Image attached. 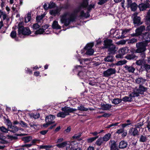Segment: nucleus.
Segmentation results:
<instances>
[{"instance_id": "obj_1", "label": "nucleus", "mask_w": 150, "mask_h": 150, "mask_svg": "<svg viewBox=\"0 0 150 150\" xmlns=\"http://www.w3.org/2000/svg\"><path fill=\"white\" fill-rule=\"evenodd\" d=\"M88 5V0H82V1L80 3L79 6L75 9L76 13L80 12V16L81 17L87 18L89 16V13H85L83 10L85 9Z\"/></svg>"}, {"instance_id": "obj_2", "label": "nucleus", "mask_w": 150, "mask_h": 150, "mask_svg": "<svg viewBox=\"0 0 150 150\" xmlns=\"http://www.w3.org/2000/svg\"><path fill=\"white\" fill-rule=\"evenodd\" d=\"M112 41L110 39H106L104 41V46L103 49L108 48V51L109 54H115L117 49L115 46L112 44Z\"/></svg>"}, {"instance_id": "obj_3", "label": "nucleus", "mask_w": 150, "mask_h": 150, "mask_svg": "<svg viewBox=\"0 0 150 150\" xmlns=\"http://www.w3.org/2000/svg\"><path fill=\"white\" fill-rule=\"evenodd\" d=\"M75 17L74 15L70 14L68 13H65L61 17V21L65 25H68L71 22L74 21Z\"/></svg>"}, {"instance_id": "obj_4", "label": "nucleus", "mask_w": 150, "mask_h": 150, "mask_svg": "<svg viewBox=\"0 0 150 150\" xmlns=\"http://www.w3.org/2000/svg\"><path fill=\"white\" fill-rule=\"evenodd\" d=\"M62 112L58 113L57 115L58 117L64 118L65 117L69 115V113L76 111V109L71 108L69 107L65 106L61 108Z\"/></svg>"}, {"instance_id": "obj_5", "label": "nucleus", "mask_w": 150, "mask_h": 150, "mask_svg": "<svg viewBox=\"0 0 150 150\" xmlns=\"http://www.w3.org/2000/svg\"><path fill=\"white\" fill-rule=\"evenodd\" d=\"M149 45L143 41L137 43L136 44L137 49L136 50V52L139 53L144 52L146 50V47Z\"/></svg>"}, {"instance_id": "obj_6", "label": "nucleus", "mask_w": 150, "mask_h": 150, "mask_svg": "<svg viewBox=\"0 0 150 150\" xmlns=\"http://www.w3.org/2000/svg\"><path fill=\"white\" fill-rule=\"evenodd\" d=\"M18 33L20 37H21V34L25 35H29L31 33V31L28 28H24L23 26L19 25Z\"/></svg>"}, {"instance_id": "obj_7", "label": "nucleus", "mask_w": 150, "mask_h": 150, "mask_svg": "<svg viewBox=\"0 0 150 150\" xmlns=\"http://www.w3.org/2000/svg\"><path fill=\"white\" fill-rule=\"evenodd\" d=\"M70 150H82V144L78 143L74 141L71 142Z\"/></svg>"}, {"instance_id": "obj_8", "label": "nucleus", "mask_w": 150, "mask_h": 150, "mask_svg": "<svg viewBox=\"0 0 150 150\" xmlns=\"http://www.w3.org/2000/svg\"><path fill=\"white\" fill-rule=\"evenodd\" d=\"M145 30V27L142 25L137 28L135 30V33L131 34L132 37L138 36L142 35V32Z\"/></svg>"}, {"instance_id": "obj_9", "label": "nucleus", "mask_w": 150, "mask_h": 150, "mask_svg": "<svg viewBox=\"0 0 150 150\" xmlns=\"http://www.w3.org/2000/svg\"><path fill=\"white\" fill-rule=\"evenodd\" d=\"M93 46V43H90L88 44L85 47L84 49L87 50L86 52V54L87 55H91L93 54L94 51L92 49Z\"/></svg>"}, {"instance_id": "obj_10", "label": "nucleus", "mask_w": 150, "mask_h": 150, "mask_svg": "<svg viewBox=\"0 0 150 150\" xmlns=\"http://www.w3.org/2000/svg\"><path fill=\"white\" fill-rule=\"evenodd\" d=\"M78 75L80 79H83L84 81H86L88 79V78L86 74V72L84 71L83 69L82 71L79 72Z\"/></svg>"}, {"instance_id": "obj_11", "label": "nucleus", "mask_w": 150, "mask_h": 150, "mask_svg": "<svg viewBox=\"0 0 150 150\" xmlns=\"http://www.w3.org/2000/svg\"><path fill=\"white\" fill-rule=\"evenodd\" d=\"M134 92L130 94V96L132 97H137L139 96V94H142L144 92L141 90L139 88L136 87L134 90Z\"/></svg>"}, {"instance_id": "obj_12", "label": "nucleus", "mask_w": 150, "mask_h": 150, "mask_svg": "<svg viewBox=\"0 0 150 150\" xmlns=\"http://www.w3.org/2000/svg\"><path fill=\"white\" fill-rule=\"evenodd\" d=\"M116 71V70L115 69L109 68L104 72L103 75L105 77H108L112 74H115Z\"/></svg>"}, {"instance_id": "obj_13", "label": "nucleus", "mask_w": 150, "mask_h": 150, "mask_svg": "<svg viewBox=\"0 0 150 150\" xmlns=\"http://www.w3.org/2000/svg\"><path fill=\"white\" fill-rule=\"evenodd\" d=\"M142 38L145 40L143 41L148 44H150V34L149 32H145L142 35Z\"/></svg>"}, {"instance_id": "obj_14", "label": "nucleus", "mask_w": 150, "mask_h": 150, "mask_svg": "<svg viewBox=\"0 0 150 150\" xmlns=\"http://www.w3.org/2000/svg\"><path fill=\"white\" fill-rule=\"evenodd\" d=\"M70 142H64L62 143L57 144L56 146L59 148H62L66 146V150L69 149L70 147Z\"/></svg>"}, {"instance_id": "obj_15", "label": "nucleus", "mask_w": 150, "mask_h": 150, "mask_svg": "<svg viewBox=\"0 0 150 150\" xmlns=\"http://www.w3.org/2000/svg\"><path fill=\"white\" fill-rule=\"evenodd\" d=\"M137 13H134L133 15V22L135 24L137 25H140L142 23V22L141 21V18L140 17L137 16L136 15Z\"/></svg>"}, {"instance_id": "obj_16", "label": "nucleus", "mask_w": 150, "mask_h": 150, "mask_svg": "<svg viewBox=\"0 0 150 150\" xmlns=\"http://www.w3.org/2000/svg\"><path fill=\"white\" fill-rule=\"evenodd\" d=\"M129 133L130 135L133 136H135L139 134L138 130L135 127L131 128L129 130Z\"/></svg>"}, {"instance_id": "obj_17", "label": "nucleus", "mask_w": 150, "mask_h": 150, "mask_svg": "<svg viewBox=\"0 0 150 150\" xmlns=\"http://www.w3.org/2000/svg\"><path fill=\"white\" fill-rule=\"evenodd\" d=\"M149 3H142L139 4L138 7L140 11H143L145 10L146 8H149Z\"/></svg>"}, {"instance_id": "obj_18", "label": "nucleus", "mask_w": 150, "mask_h": 150, "mask_svg": "<svg viewBox=\"0 0 150 150\" xmlns=\"http://www.w3.org/2000/svg\"><path fill=\"white\" fill-rule=\"evenodd\" d=\"M101 109L104 110H110L112 107L111 104H108L101 103Z\"/></svg>"}, {"instance_id": "obj_19", "label": "nucleus", "mask_w": 150, "mask_h": 150, "mask_svg": "<svg viewBox=\"0 0 150 150\" xmlns=\"http://www.w3.org/2000/svg\"><path fill=\"white\" fill-rule=\"evenodd\" d=\"M42 28L39 29L35 32V34H43L45 32V30L47 28V25H45L42 26Z\"/></svg>"}, {"instance_id": "obj_20", "label": "nucleus", "mask_w": 150, "mask_h": 150, "mask_svg": "<svg viewBox=\"0 0 150 150\" xmlns=\"http://www.w3.org/2000/svg\"><path fill=\"white\" fill-rule=\"evenodd\" d=\"M121 34V30H117L114 33L115 37L118 39L123 38V35Z\"/></svg>"}, {"instance_id": "obj_21", "label": "nucleus", "mask_w": 150, "mask_h": 150, "mask_svg": "<svg viewBox=\"0 0 150 150\" xmlns=\"http://www.w3.org/2000/svg\"><path fill=\"white\" fill-rule=\"evenodd\" d=\"M110 142L111 143L110 146L111 150H119L116 142L114 141H110Z\"/></svg>"}, {"instance_id": "obj_22", "label": "nucleus", "mask_w": 150, "mask_h": 150, "mask_svg": "<svg viewBox=\"0 0 150 150\" xmlns=\"http://www.w3.org/2000/svg\"><path fill=\"white\" fill-rule=\"evenodd\" d=\"M61 10V8L59 7H57L56 10H51L50 11V13L51 15L55 16L58 14Z\"/></svg>"}, {"instance_id": "obj_23", "label": "nucleus", "mask_w": 150, "mask_h": 150, "mask_svg": "<svg viewBox=\"0 0 150 150\" xmlns=\"http://www.w3.org/2000/svg\"><path fill=\"white\" fill-rule=\"evenodd\" d=\"M129 50L127 47H124L120 49L119 50V53L122 54V55L125 54L128 52Z\"/></svg>"}, {"instance_id": "obj_24", "label": "nucleus", "mask_w": 150, "mask_h": 150, "mask_svg": "<svg viewBox=\"0 0 150 150\" xmlns=\"http://www.w3.org/2000/svg\"><path fill=\"white\" fill-rule=\"evenodd\" d=\"M20 8L19 4H13L11 8L13 12L14 13H17Z\"/></svg>"}, {"instance_id": "obj_25", "label": "nucleus", "mask_w": 150, "mask_h": 150, "mask_svg": "<svg viewBox=\"0 0 150 150\" xmlns=\"http://www.w3.org/2000/svg\"><path fill=\"white\" fill-rule=\"evenodd\" d=\"M45 15L42 14L41 16H37L36 17V21L37 23L42 25L43 22V18L44 17Z\"/></svg>"}, {"instance_id": "obj_26", "label": "nucleus", "mask_w": 150, "mask_h": 150, "mask_svg": "<svg viewBox=\"0 0 150 150\" xmlns=\"http://www.w3.org/2000/svg\"><path fill=\"white\" fill-rule=\"evenodd\" d=\"M55 118V117L53 115H49L47 116V125L54 122L53 120Z\"/></svg>"}, {"instance_id": "obj_27", "label": "nucleus", "mask_w": 150, "mask_h": 150, "mask_svg": "<svg viewBox=\"0 0 150 150\" xmlns=\"http://www.w3.org/2000/svg\"><path fill=\"white\" fill-rule=\"evenodd\" d=\"M146 63V60L145 59H141L137 60L136 62V64L138 65L142 66Z\"/></svg>"}, {"instance_id": "obj_28", "label": "nucleus", "mask_w": 150, "mask_h": 150, "mask_svg": "<svg viewBox=\"0 0 150 150\" xmlns=\"http://www.w3.org/2000/svg\"><path fill=\"white\" fill-rule=\"evenodd\" d=\"M127 146V142L124 141H122L119 143V148L123 149L126 148Z\"/></svg>"}, {"instance_id": "obj_29", "label": "nucleus", "mask_w": 150, "mask_h": 150, "mask_svg": "<svg viewBox=\"0 0 150 150\" xmlns=\"http://www.w3.org/2000/svg\"><path fill=\"white\" fill-rule=\"evenodd\" d=\"M125 68L129 73H133L135 70V69L132 66H126Z\"/></svg>"}, {"instance_id": "obj_30", "label": "nucleus", "mask_w": 150, "mask_h": 150, "mask_svg": "<svg viewBox=\"0 0 150 150\" xmlns=\"http://www.w3.org/2000/svg\"><path fill=\"white\" fill-rule=\"evenodd\" d=\"M141 68L143 70L148 72L150 69V65L145 63L144 65L141 67Z\"/></svg>"}, {"instance_id": "obj_31", "label": "nucleus", "mask_w": 150, "mask_h": 150, "mask_svg": "<svg viewBox=\"0 0 150 150\" xmlns=\"http://www.w3.org/2000/svg\"><path fill=\"white\" fill-rule=\"evenodd\" d=\"M104 61L107 62H112L114 60V58L112 56H108L104 59Z\"/></svg>"}, {"instance_id": "obj_32", "label": "nucleus", "mask_w": 150, "mask_h": 150, "mask_svg": "<svg viewBox=\"0 0 150 150\" xmlns=\"http://www.w3.org/2000/svg\"><path fill=\"white\" fill-rule=\"evenodd\" d=\"M29 115L31 118H33L35 119H37L39 118L40 116V115L39 113H31L29 114Z\"/></svg>"}, {"instance_id": "obj_33", "label": "nucleus", "mask_w": 150, "mask_h": 150, "mask_svg": "<svg viewBox=\"0 0 150 150\" xmlns=\"http://www.w3.org/2000/svg\"><path fill=\"white\" fill-rule=\"evenodd\" d=\"M7 16V15L5 12L0 9V18L2 17L3 20H4L6 18Z\"/></svg>"}, {"instance_id": "obj_34", "label": "nucleus", "mask_w": 150, "mask_h": 150, "mask_svg": "<svg viewBox=\"0 0 150 150\" xmlns=\"http://www.w3.org/2000/svg\"><path fill=\"white\" fill-rule=\"evenodd\" d=\"M111 136V134L108 133L105 135L102 138L104 142H106L109 140Z\"/></svg>"}, {"instance_id": "obj_35", "label": "nucleus", "mask_w": 150, "mask_h": 150, "mask_svg": "<svg viewBox=\"0 0 150 150\" xmlns=\"http://www.w3.org/2000/svg\"><path fill=\"white\" fill-rule=\"evenodd\" d=\"M98 83L97 80L93 79L92 80H90L89 81V84L92 86H94L97 85V84Z\"/></svg>"}, {"instance_id": "obj_36", "label": "nucleus", "mask_w": 150, "mask_h": 150, "mask_svg": "<svg viewBox=\"0 0 150 150\" xmlns=\"http://www.w3.org/2000/svg\"><path fill=\"white\" fill-rule=\"evenodd\" d=\"M145 81V79L140 77L137 78L136 80V83L140 85L143 84Z\"/></svg>"}, {"instance_id": "obj_37", "label": "nucleus", "mask_w": 150, "mask_h": 150, "mask_svg": "<svg viewBox=\"0 0 150 150\" xmlns=\"http://www.w3.org/2000/svg\"><path fill=\"white\" fill-rule=\"evenodd\" d=\"M147 139L146 136L145 135H141L140 136L139 141L141 142H146Z\"/></svg>"}, {"instance_id": "obj_38", "label": "nucleus", "mask_w": 150, "mask_h": 150, "mask_svg": "<svg viewBox=\"0 0 150 150\" xmlns=\"http://www.w3.org/2000/svg\"><path fill=\"white\" fill-rule=\"evenodd\" d=\"M52 26L53 28L54 29H61V27L58 25V22L56 21H54Z\"/></svg>"}, {"instance_id": "obj_39", "label": "nucleus", "mask_w": 150, "mask_h": 150, "mask_svg": "<svg viewBox=\"0 0 150 150\" xmlns=\"http://www.w3.org/2000/svg\"><path fill=\"white\" fill-rule=\"evenodd\" d=\"M129 7H130L132 11H135L137 8V5L136 3H133L129 6Z\"/></svg>"}, {"instance_id": "obj_40", "label": "nucleus", "mask_w": 150, "mask_h": 150, "mask_svg": "<svg viewBox=\"0 0 150 150\" xmlns=\"http://www.w3.org/2000/svg\"><path fill=\"white\" fill-rule=\"evenodd\" d=\"M31 14L30 13H28L25 18V22L26 23L29 22L31 19Z\"/></svg>"}, {"instance_id": "obj_41", "label": "nucleus", "mask_w": 150, "mask_h": 150, "mask_svg": "<svg viewBox=\"0 0 150 150\" xmlns=\"http://www.w3.org/2000/svg\"><path fill=\"white\" fill-rule=\"evenodd\" d=\"M121 34L122 35H123V38L125 37V35H126L127 33H129L131 29H125L124 30H121Z\"/></svg>"}, {"instance_id": "obj_42", "label": "nucleus", "mask_w": 150, "mask_h": 150, "mask_svg": "<svg viewBox=\"0 0 150 150\" xmlns=\"http://www.w3.org/2000/svg\"><path fill=\"white\" fill-rule=\"evenodd\" d=\"M129 96V97L125 96L122 98V100L125 102L131 101L132 100V98L133 97L130 96V95Z\"/></svg>"}, {"instance_id": "obj_43", "label": "nucleus", "mask_w": 150, "mask_h": 150, "mask_svg": "<svg viewBox=\"0 0 150 150\" xmlns=\"http://www.w3.org/2000/svg\"><path fill=\"white\" fill-rule=\"evenodd\" d=\"M77 110L81 111H87L88 110V108L84 107V106L81 105L78 107Z\"/></svg>"}, {"instance_id": "obj_44", "label": "nucleus", "mask_w": 150, "mask_h": 150, "mask_svg": "<svg viewBox=\"0 0 150 150\" xmlns=\"http://www.w3.org/2000/svg\"><path fill=\"white\" fill-rule=\"evenodd\" d=\"M122 100L118 98L113 99L112 101V103L115 104H117L121 102Z\"/></svg>"}, {"instance_id": "obj_45", "label": "nucleus", "mask_w": 150, "mask_h": 150, "mask_svg": "<svg viewBox=\"0 0 150 150\" xmlns=\"http://www.w3.org/2000/svg\"><path fill=\"white\" fill-rule=\"evenodd\" d=\"M136 57V56L133 54L127 55L126 56V58L129 60L134 59Z\"/></svg>"}, {"instance_id": "obj_46", "label": "nucleus", "mask_w": 150, "mask_h": 150, "mask_svg": "<svg viewBox=\"0 0 150 150\" xmlns=\"http://www.w3.org/2000/svg\"><path fill=\"white\" fill-rule=\"evenodd\" d=\"M103 142L102 138H100L96 141V144L97 145L100 146L103 143Z\"/></svg>"}, {"instance_id": "obj_47", "label": "nucleus", "mask_w": 150, "mask_h": 150, "mask_svg": "<svg viewBox=\"0 0 150 150\" xmlns=\"http://www.w3.org/2000/svg\"><path fill=\"white\" fill-rule=\"evenodd\" d=\"M32 139V137L31 136H28L24 137L22 138V140L25 142H29Z\"/></svg>"}, {"instance_id": "obj_48", "label": "nucleus", "mask_w": 150, "mask_h": 150, "mask_svg": "<svg viewBox=\"0 0 150 150\" xmlns=\"http://www.w3.org/2000/svg\"><path fill=\"white\" fill-rule=\"evenodd\" d=\"M10 128L11 129L10 131L11 132H13V133L16 132L18 130V128L16 126H12Z\"/></svg>"}, {"instance_id": "obj_49", "label": "nucleus", "mask_w": 150, "mask_h": 150, "mask_svg": "<svg viewBox=\"0 0 150 150\" xmlns=\"http://www.w3.org/2000/svg\"><path fill=\"white\" fill-rule=\"evenodd\" d=\"M98 137V136H96L94 137H92L88 139H87V141L88 143H91Z\"/></svg>"}, {"instance_id": "obj_50", "label": "nucleus", "mask_w": 150, "mask_h": 150, "mask_svg": "<svg viewBox=\"0 0 150 150\" xmlns=\"http://www.w3.org/2000/svg\"><path fill=\"white\" fill-rule=\"evenodd\" d=\"M0 130L1 132L5 133L8 132V131L7 129L4 126L0 127Z\"/></svg>"}, {"instance_id": "obj_51", "label": "nucleus", "mask_w": 150, "mask_h": 150, "mask_svg": "<svg viewBox=\"0 0 150 150\" xmlns=\"http://www.w3.org/2000/svg\"><path fill=\"white\" fill-rule=\"evenodd\" d=\"M137 41V40L135 38H133L129 40H128V43L129 44H133Z\"/></svg>"}, {"instance_id": "obj_52", "label": "nucleus", "mask_w": 150, "mask_h": 150, "mask_svg": "<svg viewBox=\"0 0 150 150\" xmlns=\"http://www.w3.org/2000/svg\"><path fill=\"white\" fill-rule=\"evenodd\" d=\"M41 25V24L36 23L33 25L32 28L34 30H36L39 28Z\"/></svg>"}, {"instance_id": "obj_53", "label": "nucleus", "mask_w": 150, "mask_h": 150, "mask_svg": "<svg viewBox=\"0 0 150 150\" xmlns=\"http://www.w3.org/2000/svg\"><path fill=\"white\" fill-rule=\"evenodd\" d=\"M143 125V124L142 122H140L134 125V126L135 128H136V129H137V128H139L141 127Z\"/></svg>"}, {"instance_id": "obj_54", "label": "nucleus", "mask_w": 150, "mask_h": 150, "mask_svg": "<svg viewBox=\"0 0 150 150\" xmlns=\"http://www.w3.org/2000/svg\"><path fill=\"white\" fill-rule=\"evenodd\" d=\"M7 125L8 128H10L13 126L11 122L9 119H7L6 120Z\"/></svg>"}, {"instance_id": "obj_55", "label": "nucleus", "mask_w": 150, "mask_h": 150, "mask_svg": "<svg viewBox=\"0 0 150 150\" xmlns=\"http://www.w3.org/2000/svg\"><path fill=\"white\" fill-rule=\"evenodd\" d=\"M16 32L15 31H13L11 32L10 34V36L12 38H13L16 37Z\"/></svg>"}, {"instance_id": "obj_56", "label": "nucleus", "mask_w": 150, "mask_h": 150, "mask_svg": "<svg viewBox=\"0 0 150 150\" xmlns=\"http://www.w3.org/2000/svg\"><path fill=\"white\" fill-rule=\"evenodd\" d=\"M1 6L2 9H3L6 5V0H1Z\"/></svg>"}, {"instance_id": "obj_57", "label": "nucleus", "mask_w": 150, "mask_h": 150, "mask_svg": "<svg viewBox=\"0 0 150 150\" xmlns=\"http://www.w3.org/2000/svg\"><path fill=\"white\" fill-rule=\"evenodd\" d=\"M81 136V134L79 133L78 134H75L74 136L72 137V138L74 139H76L79 138Z\"/></svg>"}, {"instance_id": "obj_58", "label": "nucleus", "mask_w": 150, "mask_h": 150, "mask_svg": "<svg viewBox=\"0 0 150 150\" xmlns=\"http://www.w3.org/2000/svg\"><path fill=\"white\" fill-rule=\"evenodd\" d=\"M19 123L22 127H27V124L22 121H20V122H19Z\"/></svg>"}, {"instance_id": "obj_59", "label": "nucleus", "mask_w": 150, "mask_h": 150, "mask_svg": "<svg viewBox=\"0 0 150 150\" xmlns=\"http://www.w3.org/2000/svg\"><path fill=\"white\" fill-rule=\"evenodd\" d=\"M55 6L54 3L53 2H51L49 4L48 8H52L54 7Z\"/></svg>"}, {"instance_id": "obj_60", "label": "nucleus", "mask_w": 150, "mask_h": 150, "mask_svg": "<svg viewBox=\"0 0 150 150\" xmlns=\"http://www.w3.org/2000/svg\"><path fill=\"white\" fill-rule=\"evenodd\" d=\"M146 20H148V21H150V9L149 10L147 13V16L146 17Z\"/></svg>"}, {"instance_id": "obj_61", "label": "nucleus", "mask_w": 150, "mask_h": 150, "mask_svg": "<svg viewBox=\"0 0 150 150\" xmlns=\"http://www.w3.org/2000/svg\"><path fill=\"white\" fill-rule=\"evenodd\" d=\"M146 20V23L147 25H149L147 27V30H150V21H148V20Z\"/></svg>"}, {"instance_id": "obj_62", "label": "nucleus", "mask_w": 150, "mask_h": 150, "mask_svg": "<svg viewBox=\"0 0 150 150\" xmlns=\"http://www.w3.org/2000/svg\"><path fill=\"white\" fill-rule=\"evenodd\" d=\"M119 124V123L117 122V123H113L111 125H108L107 128H110L111 127H112V126H116L118 124Z\"/></svg>"}, {"instance_id": "obj_63", "label": "nucleus", "mask_w": 150, "mask_h": 150, "mask_svg": "<svg viewBox=\"0 0 150 150\" xmlns=\"http://www.w3.org/2000/svg\"><path fill=\"white\" fill-rule=\"evenodd\" d=\"M124 129L123 128H121L120 129H119L117 130L116 132V133L120 134L121 133H122L124 131Z\"/></svg>"}, {"instance_id": "obj_64", "label": "nucleus", "mask_w": 150, "mask_h": 150, "mask_svg": "<svg viewBox=\"0 0 150 150\" xmlns=\"http://www.w3.org/2000/svg\"><path fill=\"white\" fill-rule=\"evenodd\" d=\"M125 63V62L124 61H120L117 63L116 65H122Z\"/></svg>"}]
</instances>
